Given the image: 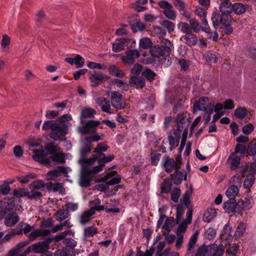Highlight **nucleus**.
Returning <instances> with one entry per match:
<instances>
[{
    "label": "nucleus",
    "instance_id": "f257e3e1",
    "mask_svg": "<svg viewBox=\"0 0 256 256\" xmlns=\"http://www.w3.org/2000/svg\"><path fill=\"white\" fill-rule=\"evenodd\" d=\"M114 158V155L106 156L104 154H96L92 158H86L84 167L87 169L90 165H92L93 166L92 172L98 173L102 170L106 163L111 162Z\"/></svg>",
    "mask_w": 256,
    "mask_h": 256
},
{
    "label": "nucleus",
    "instance_id": "f03ea898",
    "mask_svg": "<svg viewBox=\"0 0 256 256\" xmlns=\"http://www.w3.org/2000/svg\"><path fill=\"white\" fill-rule=\"evenodd\" d=\"M172 46V44L170 41L168 40H164L160 46H156L152 49V55L154 57L156 58L162 56L164 57V58L166 60V58H168L171 53V48Z\"/></svg>",
    "mask_w": 256,
    "mask_h": 256
},
{
    "label": "nucleus",
    "instance_id": "7ed1b4c3",
    "mask_svg": "<svg viewBox=\"0 0 256 256\" xmlns=\"http://www.w3.org/2000/svg\"><path fill=\"white\" fill-rule=\"evenodd\" d=\"M86 158H82L79 160V163L82 166V171L83 176H82L80 180V184L82 187H88L90 184V181L94 174H96L97 173H93L92 170H93V166L90 165L88 168L86 169L84 167V164Z\"/></svg>",
    "mask_w": 256,
    "mask_h": 256
},
{
    "label": "nucleus",
    "instance_id": "20e7f679",
    "mask_svg": "<svg viewBox=\"0 0 256 256\" xmlns=\"http://www.w3.org/2000/svg\"><path fill=\"white\" fill-rule=\"evenodd\" d=\"M231 13H221V14L213 12L212 16V20L213 26L216 30L222 24L226 25L231 23L232 18L230 15Z\"/></svg>",
    "mask_w": 256,
    "mask_h": 256
},
{
    "label": "nucleus",
    "instance_id": "39448f33",
    "mask_svg": "<svg viewBox=\"0 0 256 256\" xmlns=\"http://www.w3.org/2000/svg\"><path fill=\"white\" fill-rule=\"evenodd\" d=\"M52 240L48 238L46 240L40 242L29 246L21 256H26L31 250L36 253L43 254L46 252L50 248V244Z\"/></svg>",
    "mask_w": 256,
    "mask_h": 256
},
{
    "label": "nucleus",
    "instance_id": "423d86ee",
    "mask_svg": "<svg viewBox=\"0 0 256 256\" xmlns=\"http://www.w3.org/2000/svg\"><path fill=\"white\" fill-rule=\"evenodd\" d=\"M214 104L210 102L209 98L206 96L200 98L194 104V108L204 111L207 114H212L214 111Z\"/></svg>",
    "mask_w": 256,
    "mask_h": 256
},
{
    "label": "nucleus",
    "instance_id": "0eeeda50",
    "mask_svg": "<svg viewBox=\"0 0 256 256\" xmlns=\"http://www.w3.org/2000/svg\"><path fill=\"white\" fill-rule=\"evenodd\" d=\"M33 159L45 166H50V158L44 149L33 150Z\"/></svg>",
    "mask_w": 256,
    "mask_h": 256
},
{
    "label": "nucleus",
    "instance_id": "6e6552de",
    "mask_svg": "<svg viewBox=\"0 0 256 256\" xmlns=\"http://www.w3.org/2000/svg\"><path fill=\"white\" fill-rule=\"evenodd\" d=\"M110 102L115 108L122 110L126 108V104L122 98V95L118 92H112L110 94Z\"/></svg>",
    "mask_w": 256,
    "mask_h": 256
},
{
    "label": "nucleus",
    "instance_id": "1a4fd4ad",
    "mask_svg": "<svg viewBox=\"0 0 256 256\" xmlns=\"http://www.w3.org/2000/svg\"><path fill=\"white\" fill-rule=\"evenodd\" d=\"M100 122L98 120H88L85 125L78 128V132L82 134H93L96 132L97 126Z\"/></svg>",
    "mask_w": 256,
    "mask_h": 256
},
{
    "label": "nucleus",
    "instance_id": "9d476101",
    "mask_svg": "<svg viewBox=\"0 0 256 256\" xmlns=\"http://www.w3.org/2000/svg\"><path fill=\"white\" fill-rule=\"evenodd\" d=\"M67 127L66 124H59L56 123L51 131L50 136L53 140H56L61 136L67 134Z\"/></svg>",
    "mask_w": 256,
    "mask_h": 256
},
{
    "label": "nucleus",
    "instance_id": "9b49d317",
    "mask_svg": "<svg viewBox=\"0 0 256 256\" xmlns=\"http://www.w3.org/2000/svg\"><path fill=\"white\" fill-rule=\"evenodd\" d=\"M15 204L13 198L8 197L4 198L0 202V214L5 215L7 212L13 210Z\"/></svg>",
    "mask_w": 256,
    "mask_h": 256
},
{
    "label": "nucleus",
    "instance_id": "f8f14e48",
    "mask_svg": "<svg viewBox=\"0 0 256 256\" xmlns=\"http://www.w3.org/2000/svg\"><path fill=\"white\" fill-rule=\"evenodd\" d=\"M140 56V53L137 50H128L125 55L121 56V60L126 64H132L135 62L136 58Z\"/></svg>",
    "mask_w": 256,
    "mask_h": 256
},
{
    "label": "nucleus",
    "instance_id": "ddd939ff",
    "mask_svg": "<svg viewBox=\"0 0 256 256\" xmlns=\"http://www.w3.org/2000/svg\"><path fill=\"white\" fill-rule=\"evenodd\" d=\"M163 162L164 170L168 173L171 172L174 168L177 170L180 168V163H176L173 158H170L168 156H164Z\"/></svg>",
    "mask_w": 256,
    "mask_h": 256
},
{
    "label": "nucleus",
    "instance_id": "4468645a",
    "mask_svg": "<svg viewBox=\"0 0 256 256\" xmlns=\"http://www.w3.org/2000/svg\"><path fill=\"white\" fill-rule=\"evenodd\" d=\"M192 210L190 208L186 212V218L179 224L176 230V234H182L185 232L188 225L190 224L192 222Z\"/></svg>",
    "mask_w": 256,
    "mask_h": 256
},
{
    "label": "nucleus",
    "instance_id": "2eb2a0df",
    "mask_svg": "<svg viewBox=\"0 0 256 256\" xmlns=\"http://www.w3.org/2000/svg\"><path fill=\"white\" fill-rule=\"evenodd\" d=\"M96 102L98 106H100L102 111L110 114L112 113L110 111V102L106 98L104 97L98 98L96 100Z\"/></svg>",
    "mask_w": 256,
    "mask_h": 256
},
{
    "label": "nucleus",
    "instance_id": "dca6fc26",
    "mask_svg": "<svg viewBox=\"0 0 256 256\" xmlns=\"http://www.w3.org/2000/svg\"><path fill=\"white\" fill-rule=\"evenodd\" d=\"M180 40L190 46L196 45L198 40L197 36L192 32L182 36Z\"/></svg>",
    "mask_w": 256,
    "mask_h": 256
},
{
    "label": "nucleus",
    "instance_id": "f3484780",
    "mask_svg": "<svg viewBox=\"0 0 256 256\" xmlns=\"http://www.w3.org/2000/svg\"><path fill=\"white\" fill-rule=\"evenodd\" d=\"M96 110L92 108H82L80 116V121L82 124H84V119L92 118L96 114Z\"/></svg>",
    "mask_w": 256,
    "mask_h": 256
},
{
    "label": "nucleus",
    "instance_id": "a211bd4d",
    "mask_svg": "<svg viewBox=\"0 0 256 256\" xmlns=\"http://www.w3.org/2000/svg\"><path fill=\"white\" fill-rule=\"evenodd\" d=\"M240 162V158L233 152L229 156L227 162L230 165L231 170H236L238 167Z\"/></svg>",
    "mask_w": 256,
    "mask_h": 256
},
{
    "label": "nucleus",
    "instance_id": "6ab92c4d",
    "mask_svg": "<svg viewBox=\"0 0 256 256\" xmlns=\"http://www.w3.org/2000/svg\"><path fill=\"white\" fill-rule=\"evenodd\" d=\"M94 214L93 209H90L84 211L79 217V222L82 225H86L92 219V216Z\"/></svg>",
    "mask_w": 256,
    "mask_h": 256
},
{
    "label": "nucleus",
    "instance_id": "aec40b11",
    "mask_svg": "<svg viewBox=\"0 0 256 256\" xmlns=\"http://www.w3.org/2000/svg\"><path fill=\"white\" fill-rule=\"evenodd\" d=\"M130 83L131 86L138 88H143L146 84L144 79L140 76H131Z\"/></svg>",
    "mask_w": 256,
    "mask_h": 256
},
{
    "label": "nucleus",
    "instance_id": "412c9836",
    "mask_svg": "<svg viewBox=\"0 0 256 256\" xmlns=\"http://www.w3.org/2000/svg\"><path fill=\"white\" fill-rule=\"evenodd\" d=\"M177 129L178 131L182 132L184 129H186L190 122L186 116L179 114L177 116Z\"/></svg>",
    "mask_w": 256,
    "mask_h": 256
},
{
    "label": "nucleus",
    "instance_id": "4be33fe9",
    "mask_svg": "<svg viewBox=\"0 0 256 256\" xmlns=\"http://www.w3.org/2000/svg\"><path fill=\"white\" fill-rule=\"evenodd\" d=\"M20 218L16 212H12L8 214L4 218V224L7 226H12L16 224Z\"/></svg>",
    "mask_w": 256,
    "mask_h": 256
},
{
    "label": "nucleus",
    "instance_id": "5701e85b",
    "mask_svg": "<svg viewBox=\"0 0 256 256\" xmlns=\"http://www.w3.org/2000/svg\"><path fill=\"white\" fill-rule=\"evenodd\" d=\"M93 86H96L102 83L104 79V75L100 72L94 71L90 77Z\"/></svg>",
    "mask_w": 256,
    "mask_h": 256
},
{
    "label": "nucleus",
    "instance_id": "b1692460",
    "mask_svg": "<svg viewBox=\"0 0 256 256\" xmlns=\"http://www.w3.org/2000/svg\"><path fill=\"white\" fill-rule=\"evenodd\" d=\"M68 172V168L62 166H58L56 169L48 172L47 174V176L48 179H52L54 178L58 177L60 175V173L66 174Z\"/></svg>",
    "mask_w": 256,
    "mask_h": 256
},
{
    "label": "nucleus",
    "instance_id": "393cba45",
    "mask_svg": "<svg viewBox=\"0 0 256 256\" xmlns=\"http://www.w3.org/2000/svg\"><path fill=\"white\" fill-rule=\"evenodd\" d=\"M198 232H196L190 238L188 244L187 253L188 254H192L194 252L196 244L198 240Z\"/></svg>",
    "mask_w": 256,
    "mask_h": 256
},
{
    "label": "nucleus",
    "instance_id": "a878e982",
    "mask_svg": "<svg viewBox=\"0 0 256 256\" xmlns=\"http://www.w3.org/2000/svg\"><path fill=\"white\" fill-rule=\"evenodd\" d=\"M246 4L242 2H235L232 5V12L238 15L244 14L246 12Z\"/></svg>",
    "mask_w": 256,
    "mask_h": 256
},
{
    "label": "nucleus",
    "instance_id": "bb28decb",
    "mask_svg": "<svg viewBox=\"0 0 256 256\" xmlns=\"http://www.w3.org/2000/svg\"><path fill=\"white\" fill-rule=\"evenodd\" d=\"M50 234V232L48 230L44 229H36L28 235L29 239L30 240H34L36 238L40 236H46Z\"/></svg>",
    "mask_w": 256,
    "mask_h": 256
},
{
    "label": "nucleus",
    "instance_id": "cd10ccee",
    "mask_svg": "<svg viewBox=\"0 0 256 256\" xmlns=\"http://www.w3.org/2000/svg\"><path fill=\"white\" fill-rule=\"evenodd\" d=\"M128 40L124 38H120L116 40L112 44V50L115 52H120L123 50L125 46V44Z\"/></svg>",
    "mask_w": 256,
    "mask_h": 256
},
{
    "label": "nucleus",
    "instance_id": "c85d7f7f",
    "mask_svg": "<svg viewBox=\"0 0 256 256\" xmlns=\"http://www.w3.org/2000/svg\"><path fill=\"white\" fill-rule=\"evenodd\" d=\"M98 233V228L94 226L86 228L84 230L83 240L86 241L88 238L92 237L94 234Z\"/></svg>",
    "mask_w": 256,
    "mask_h": 256
},
{
    "label": "nucleus",
    "instance_id": "c756f323",
    "mask_svg": "<svg viewBox=\"0 0 256 256\" xmlns=\"http://www.w3.org/2000/svg\"><path fill=\"white\" fill-rule=\"evenodd\" d=\"M239 192V188L236 185L230 186L226 192V194L229 198H234Z\"/></svg>",
    "mask_w": 256,
    "mask_h": 256
},
{
    "label": "nucleus",
    "instance_id": "7c9ffc66",
    "mask_svg": "<svg viewBox=\"0 0 256 256\" xmlns=\"http://www.w3.org/2000/svg\"><path fill=\"white\" fill-rule=\"evenodd\" d=\"M50 163L52 161L60 164H64L66 162L64 154L61 152H58L50 156Z\"/></svg>",
    "mask_w": 256,
    "mask_h": 256
},
{
    "label": "nucleus",
    "instance_id": "2f4dec72",
    "mask_svg": "<svg viewBox=\"0 0 256 256\" xmlns=\"http://www.w3.org/2000/svg\"><path fill=\"white\" fill-rule=\"evenodd\" d=\"M232 4L230 2H220L219 10L221 13H232Z\"/></svg>",
    "mask_w": 256,
    "mask_h": 256
},
{
    "label": "nucleus",
    "instance_id": "473e14b6",
    "mask_svg": "<svg viewBox=\"0 0 256 256\" xmlns=\"http://www.w3.org/2000/svg\"><path fill=\"white\" fill-rule=\"evenodd\" d=\"M172 186V180L169 178H165L160 185V190L162 194H168Z\"/></svg>",
    "mask_w": 256,
    "mask_h": 256
},
{
    "label": "nucleus",
    "instance_id": "72a5a7b5",
    "mask_svg": "<svg viewBox=\"0 0 256 256\" xmlns=\"http://www.w3.org/2000/svg\"><path fill=\"white\" fill-rule=\"evenodd\" d=\"M48 188L50 190L54 192H58L62 194H65V188H64L63 184L60 182L51 183L48 186Z\"/></svg>",
    "mask_w": 256,
    "mask_h": 256
},
{
    "label": "nucleus",
    "instance_id": "f704fd0d",
    "mask_svg": "<svg viewBox=\"0 0 256 256\" xmlns=\"http://www.w3.org/2000/svg\"><path fill=\"white\" fill-rule=\"evenodd\" d=\"M216 215V210L210 208L206 210L204 214V222H210Z\"/></svg>",
    "mask_w": 256,
    "mask_h": 256
},
{
    "label": "nucleus",
    "instance_id": "c9c22d12",
    "mask_svg": "<svg viewBox=\"0 0 256 256\" xmlns=\"http://www.w3.org/2000/svg\"><path fill=\"white\" fill-rule=\"evenodd\" d=\"M45 151L48 154H54L60 150L58 146L53 142H50L45 146Z\"/></svg>",
    "mask_w": 256,
    "mask_h": 256
},
{
    "label": "nucleus",
    "instance_id": "e433bc0d",
    "mask_svg": "<svg viewBox=\"0 0 256 256\" xmlns=\"http://www.w3.org/2000/svg\"><path fill=\"white\" fill-rule=\"evenodd\" d=\"M68 216V212L64 209L59 210L54 214V216L56 220L58 222H62L66 220Z\"/></svg>",
    "mask_w": 256,
    "mask_h": 256
},
{
    "label": "nucleus",
    "instance_id": "4c0bfd02",
    "mask_svg": "<svg viewBox=\"0 0 256 256\" xmlns=\"http://www.w3.org/2000/svg\"><path fill=\"white\" fill-rule=\"evenodd\" d=\"M235 202L236 200L234 198H230L224 204V208L226 212H234V211Z\"/></svg>",
    "mask_w": 256,
    "mask_h": 256
},
{
    "label": "nucleus",
    "instance_id": "58836bf2",
    "mask_svg": "<svg viewBox=\"0 0 256 256\" xmlns=\"http://www.w3.org/2000/svg\"><path fill=\"white\" fill-rule=\"evenodd\" d=\"M254 176L253 174H248L244 182V186L246 188H250L254 184Z\"/></svg>",
    "mask_w": 256,
    "mask_h": 256
},
{
    "label": "nucleus",
    "instance_id": "ea45409f",
    "mask_svg": "<svg viewBox=\"0 0 256 256\" xmlns=\"http://www.w3.org/2000/svg\"><path fill=\"white\" fill-rule=\"evenodd\" d=\"M189 24H190L192 30L194 31L196 33L199 32L202 28V26L199 22H198L196 19L191 18L189 20Z\"/></svg>",
    "mask_w": 256,
    "mask_h": 256
},
{
    "label": "nucleus",
    "instance_id": "a19ab883",
    "mask_svg": "<svg viewBox=\"0 0 256 256\" xmlns=\"http://www.w3.org/2000/svg\"><path fill=\"white\" fill-rule=\"evenodd\" d=\"M248 114V110L245 107H240L234 111V116L240 119L244 118Z\"/></svg>",
    "mask_w": 256,
    "mask_h": 256
},
{
    "label": "nucleus",
    "instance_id": "79ce46f5",
    "mask_svg": "<svg viewBox=\"0 0 256 256\" xmlns=\"http://www.w3.org/2000/svg\"><path fill=\"white\" fill-rule=\"evenodd\" d=\"M174 226V219L173 218H168L162 226V228L168 232L171 231Z\"/></svg>",
    "mask_w": 256,
    "mask_h": 256
},
{
    "label": "nucleus",
    "instance_id": "37998d69",
    "mask_svg": "<svg viewBox=\"0 0 256 256\" xmlns=\"http://www.w3.org/2000/svg\"><path fill=\"white\" fill-rule=\"evenodd\" d=\"M178 28L184 34L192 32L190 24L186 22H180L178 25Z\"/></svg>",
    "mask_w": 256,
    "mask_h": 256
},
{
    "label": "nucleus",
    "instance_id": "c03bdc74",
    "mask_svg": "<svg viewBox=\"0 0 256 256\" xmlns=\"http://www.w3.org/2000/svg\"><path fill=\"white\" fill-rule=\"evenodd\" d=\"M142 75L148 80L152 82L154 79L156 74L151 70L146 68L142 72Z\"/></svg>",
    "mask_w": 256,
    "mask_h": 256
},
{
    "label": "nucleus",
    "instance_id": "a18cd8bd",
    "mask_svg": "<svg viewBox=\"0 0 256 256\" xmlns=\"http://www.w3.org/2000/svg\"><path fill=\"white\" fill-rule=\"evenodd\" d=\"M28 194V190L26 188H16L13 191V195L16 198H21L27 196Z\"/></svg>",
    "mask_w": 256,
    "mask_h": 256
},
{
    "label": "nucleus",
    "instance_id": "49530a36",
    "mask_svg": "<svg viewBox=\"0 0 256 256\" xmlns=\"http://www.w3.org/2000/svg\"><path fill=\"white\" fill-rule=\"evenodd\" d=\"M148 2V0H138L134 4V8L138 12H144L146 8L142 6Z\"/></svg>",
    "mask_w": 256,
    "mask_h": 256
},
{
    "label": "nucleus",
    "instance_id": "de8ad7c7",
    "mask_svg": "<svg viewBox=\"0 0 256 256\" xmlns=\"http://www.w3.org/2000/svg\"><path fill=\"white\" fill-rule=\"evenodd\" d=\"M203 56L208 62L216 63L218 61V58L216 55L210 52H206L204 53Z\"/></svg>",
    "mask_w": 256,
    "mask_h": 256
},
{
    "label": "nucleus",
    "instance_id": "09e8293b",
    "mask_svg": "<svg viewBox=\"0 0 256 256\" xmlns=\"http://www.w3.org/2000/svg\"><path fill=\"white\" fill-rule=\"evenodd\" d=\"M20 226V229L19 230H16L17 235H20L22 234H27L30 232L32 230V228L31 227V226L27 224L22 223L21 224Z\"/></svg>",
    "mask_w": 256,
    "mask_h": 256
},
{
    "label": "nucleus",
    "instance_id": "8fccbe9b",
    "mask_svg": "<svg viewBox=\"0 0 256 256\" xmlns=\"http://www.w3.org/2000/svg\"><path fill=\"white\" fill-rule=\"evenodd\" d=\"M181 194H182V192L180 188H174L170 192L171 200L174 202H178V200L180 198V197L181 195Z\"/></svg>",
    "mask_w": 256,
    "mask_h": 256
},
{
    "label": "nucleus",
    "instance_id": "3c124183",
    "mask_svg": "<svg viewBox=\"0 0 256 256\" xmlns=\"http://www.w3.org/2000/svg\"><path fill=\"white\" fill-rule=\"evenodd\" d=\"M184 177L183 172L176 170L174 172V176L172 178L173 182L175 184H179L182 180Z\"/></svg>",
    "mask_w": 256,
    "mask_h": 256
},
{
    "label": "nucleus",
    "instance_id": "603ef678",
    "mask_svg": "<svg viewBox=\"0 0 256 256\" xmlns=\"http://www.w3.org/2000/svg\"><path fill=\"white\" fill-rule=\"evenodd\" d=\"M152 46V42L149 38H144L140 41V48L142 49H148Z\"/></svg>",
    "mask_w": 256,
    "mask_h": 256
},
{
    "label": "nucleus",
    "instance_id": "864d4df0",
    "mask_svg": "<svg viewBox=\"0 0 256 256\" xmlns=\"http://www.w3.org/2000/svg\"><path fill=\"white\" fill-rule=\"evenodd\" d=\"M36 177V175L33 174H29L25 176H20L17 177L18 180L22 184H26L32 178Z\"/></svg>",
    "mask_w": 256,
    "mask_h": 256
},
{
    "label": "nucleus",
    "instance_id": "5fc2aeb1",
    "mask_svg": "<svg viewBox=\"0 0 256 256\" xmlns=\"http://www.w3.org/2000/svg\"><path fill=\"white\" fill-rule=\"evenodd\" d=\"M71 234H74V232H73L72 230H66L64 232H60L59 234H56L54 237V240L56 242H59L64 239L66 236Z\"/></svg>",
    "mask_w": 256,
    "mask_h": 256
},
{
    "label": "nucleus",
    "instance_id": "6e6d98bb",
    "mask_svg": "<svg viewBox=\"0 0 256 256\" xmlns=\"http://www.w3.org/2000/svg\"><path fill=\"white\" fill-rule=\"evenodd\" d=\"M246 225L244 223H240L238 226L234 234L236 238L241 236L245 232Z\"/></svg>",
    "mask_w": 256,
    "mask_h": 256
},
{
    "label": "nucleus",
    "instance_id": "4d7b16f0",
    "mask_svg": "<svg viewBox=\"0 0 256 256\" xmlns=\"http://www.w3.org/2000/svg\"><path fill=\"white\" fill-rule=\"evenodd\" d=\"M30 187L34 190H44V185L42 180H37L31 183Z\"/></svg>",
    "mask_w": 256,
    "mask_h": 256
},
{
    "label": "nucleus",
    "instance_id": "13d9d810",
    "mask_svg": "<svg viewBox=\"0 0 256 256\" xmlns=\"http://www.w3.org/2000/svg\"><path fill=\"white\" fill-rule=\"evenodd\" d=\"M184 206L182 204H180L176 208V224H178L181 221L182 216L184 213Z\"/></svg>",
    "mask_w": 256,
    "mask_h": 256
},
{
    "label": "nucleus",
    "instance_id": "bf43d9fd",
    "mask_svg": "<svg viewBox=\"0 0 256 256\" xmlns=\"http://www.w3.org/2000/svg\"><path fill=\"white\" fill-rule=\"evenodd\" d=\"M10 190V186L8 182L6 181L0 185V194L2 195H6L9 194Z\"/></svg>",
    "mask_w": 256,
    "mask_h": 256
},
{
    "label": "nucleus",
    "instance_id": "052dcab7",
    "mask_svg": "<svg viewBox=\"0 0 256 256\" xmlns=\"http://www.w3.org/2000/svg\"><path fill=\"white\" fill-rule=\"evenodd\" d=\"M53 225V220L51 218H49L41 222L40 227L42 228V229L46 230V228H52Z\"/></svg>",
    "mask_w": 256,
    "mask_h": 256
},
{
    "label": "nucleus",
    "instance_id": "680f3d73",
    "mask_svg": "<svg viewBox=\"0 0 256 256\" xmlns=\"http://www.w3.org/2000/svg\"><path fill=\"white\" fill-rule=\"evenodd\" d=\"M221 32L226 35L230 34L234 31V28L230 24L223 25L220 28Z\"/></svg>",
    "mask_w": 256,
    "mask_h": 256
},
{
    "label": "nucleus",
    "instance_id": "e2e57ef3",
    "mask_svg": "<svg viewBox=\"0 0 256 256\" xmlns=\"http://www.w3.org/2000/svg\"><path fill=\"white\" fill-rule=\"evenodd\" d=\"M237 245L234 244L227 249L226 252V256H236L237 253Z\"/></svg>",
    "mask_w": 256,
    "mask_h": 256
},
{
    "label": "nucleus",
    "instance_id": "0e129e2a",
    "mask_svg": "<svg viewBox=\"0 0 256 256\" xmlns=\"http://www.w3.org/2000/svg\"><path fill=\"white\" fill-rule=\"evenodd\" d=\"M246 149V152L249 155L254 156L256 154V142H250Z\"/></svg>",
    "mask_w": 256,
    "mask_h": 256
},
{
    "label": "nucleus",
    "instance_id": "69168bd1",
    "mask_svg": "<svg viewBox=\"0 0 256 256\" xmlns=\"http://www.w3.org/2000/svg\"><path fill=\"white\" fill-rule=\"evenodd\" d=\"M56 124V122L54 120L44 121L42 125V130H47L50 129L52 131V128Z\"/></svg>",
    "mask_w": 256,
    "mask_h": 256
},
{
    "label": "nucleus",
    "instance_id": "338daca9",
    "mask_svg": "<svg viewBox=\"0 0 256 256\" xmlns=\"http://www.w3.org/2000/svg\"><path fill=\"white\" fill-rule=\"evenodd\" d=\"M172 8H168L166 10H164L163 14L168 18L174 20L176 18V14L174 10H172Z\"/></svg>",
    "mask_w": 256,
    "mask_h": 256
},
{
    "label": "nucleus",
    "instance_id": "774afa93",
    "mask_svg": "<svg viewBox=\"0 0 256 256\" xmlns=\"http://www.w3.org/2000/svg\"><path fill=\"white\" fill-rule=\"evenodd\" d=\"M208 252V246H202L198 249L195 256H206Z\"/></svg>",
    "mask_w": 256,
    "mask_h": 256
}]
</instances>
